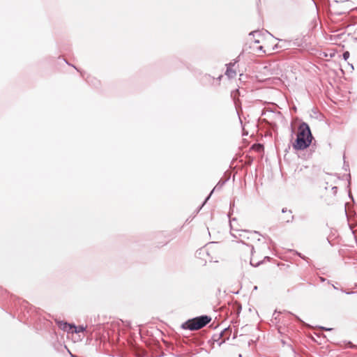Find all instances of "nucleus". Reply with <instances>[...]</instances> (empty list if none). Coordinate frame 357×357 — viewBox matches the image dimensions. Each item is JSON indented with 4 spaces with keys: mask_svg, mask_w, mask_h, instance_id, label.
Returning <instances> with one entry per match:
<instances>
[{
    "mask_svg": "<svg viewBox=\"0 0 357 357\" xmlns=\"http://www.w3.org/2000/svg\"><path fill=\"white\" fill-rule=\"evenodd\" d=\"M320 328L321 330H324V331H331L333 330L332 328H326V327H324V326H321Z\"/></svg>",
    "mask_w": 357,
    "mask_h": 357,
    "instance_id": "17",
    "label": "nucleus"
},
{
    "mask_svg": "<svg viewBox=\"0 0 357 357\" xmlns=\"http://www.w3.org/2000/svg\"><path fill=\"white\" fill-rule=\"evenodd\" d=\"M71 357H77V356L76 355H75V354H71Z\"/></svg>",
    "mask_w": 357,
    "mask_h": 357,
    "instance_id": "32",
    "label": "nucleus"
},
{
    "mask_svg": "<svg viewBox=\"0 0 357 357\" xmlns=\"http://www.w3.org/2000/svg\"><path fill=\"white\" fill-rule=\"evenodd\" d=\"M73 66V68H75L77 70V71H79V69H77V68L75 66Z\"/></svg>",
    "mask_w": 357,
    "mask_h": 357,
    "instance_id": "33",
    "label": "nucleus"
},
{
    "mask_svg": "<svg viewBox=\"0 0 357 357\" xmlns=\"http://www.w3.org/2000/svg\"><path fill=\"white\" fill-rule=\"evenodd\" d=\"M333 288H334L335 289H337L336 286H335V285H333Z\"/></svg>",
    "mask_w": 357,
    "mask_h": 357,
    "instance_id": "38",
    "label": "nucleus"
},
{
    "mask_svg": "<svg viewBox=\"0 0 357 357\" xmlns=\"http://www.w3.org/2000/svg\"><path fill=\"white\" fill-rule=\"evenodd\" d=\"M74 329V332L75 333H79L81 332H84L86 330V328L82 325L79 326H75V324H72V329Z\"/></svg>",
    "mask_w": 357,
    "mask_h": 357,
    "instance_id": "7",
    "label": "nucleus"
},
{
    "mask_svg": "<svg viewBox=\"0 0 357 357\" xmlns=\"http://www.w3.org/2000/svg\"><path fill=\"white\" fill-rule=\"evenodd\" d=\"M238 234L231 232L232 236L236 238H240V241L248 245L245 241L253 240L256 238L257 235H260L258 231H250L248 230H236Z\"/></svg>",
    "mask_w": 357,
    "mask_h": 357,
    "instance_id": "3",
    "label": "nucleus"
},
{
    "mask_svg": "<svg viewBox=\"0 0 357 357\" xmlns=\"http://www.w3.org/2000/svg\"><path fill=\"white\" fill-rule=\"evenodd\" d=\"M236 62H238V61H237V60H235L234 63L230 62V63H229L226 64V66H227V67H229L230 68H231L235 65V63H236Z\"/></svg>",
    "mask_w": 357,
    "mask_h": 357,
    "instance_id": "15",
    "label": "nucleus"
},
{
    "mask_svg": "<svg viewBox=\"0 0 357 357\" xmlns=\"http://www.w3.org/2000/svg\"><path fill=\"white\" fill-rule=\"evenodd\" d=\"M350 54L348 51H345L342 54V58L344 61H347L349 58Z\"/></svg>",
    "mask_w": 357,
    "mask_h": 357,
    "instance_id": "13",
    "label": "nucleus"
},
{
    "mask_svg": "<svg viewBox=\"0 0 357 357\" xmlns=\"http://www.w3.org/2000/svg\"><path fill=\"white\" fill-rule=\"evenodd\" d=\"M234 205V203H230V206Z\"/></svg>",
    "mask_w": 357,
    "mask_h": 357,
    "instance_id": "39",
    "label": "nucleus"
},
{
    "mask_svg": "<svg viewBox=\"0 0 357 357\" xmlns=\"http://www.w3.org/2000/svg\"><path fill=\"white\" fill-rule=\"evenodd\" d=\"M262 49H263V47H262V46L259 47V50H262Z\"/></svg>",
    "mask_w": 357,
    "mask_h": 357,
    "instance_id": "31",
    "label": "nucleus"
},
{
    "mask_svg": "<svg viewBox=\"0 0 357 357\" xmlns=\"http://www.w3.org/2000/svg\"><path fill=\"white\" fill-rule=\"evenodd\" d=\"M278 47H279L278 45H275V47H273V50L278 49Z\"/></svg>",
    "mask_w": 357,
    "mask_h": 357,
    "instance_id": "28",
    "label": "nucleus"
},
{
    "mask_svg": "<svg viewBox=\"0 0 357 357\" xmlns=\"http://www.w3.org/2000/svg\"><path fill=\"white\" fill-rule=\"evenodd\" d=\"M288 212L289 213V214H291V213H292V211H291V210H289V211H288ZM286 218H286L284 220H285V222H292V221H293V220H294V215H289V217H288V215H286Z\"/></svg>",
    "mask_w": 357,
    "mask_h": 357,
    "instance_id": "11",
    "label": "nucleus"
},
{
    "mask_svg": "<svg viewBox=\"0 0 357 357\" xmlns=\"http://www.w3.org/2000/svg\"><path fill=\"white\" fill-rule=\"evenodd\" d=\"M56 323L57 326L64 331H70L72 330V324H68V322L63 321H59L56 319Z\"/></svg>",
    "mask_w": 357,
    "mask_h": 357,
    "instance_id": "6",
    "label": "nucleus"
},
{
    "mask_svg": "<svg viewBox=\"0 0 357 357\" xmlns=\"http://www.w3.org/2000/svg\"><path fill=\"white\" fill-rule=\"evenodd\" d=\"M80 73H81L82 77H84V74L82 72H80Z\"/></svg>",
    "mask_w": 357,
    "mask_h": 357,
    "instance_id": "34",
    "label": "nucleus"
},
{
    "mask_svg": "<svg viewBox=\"0 0 357 357\" xmlns=\"http://www.w3.org/2000/svg\"><path fill=\"white\" fill-rule=\"evenodd\" d=\"M347 181H348V188H349V197L351 199H352L354 201V197L351 195V190H350V185H351V174H347Z\"/></svg>",
    "mask_w": 357,
    "mask_h": 357,
    "instance_id": "10",
    "label": "nucleus"
},
{
    "mask_svg": "<svg viewBox=\"0 0 357 357\" xmlns=\"http://www.w3.org/2000/svg\"><path fill=\"white\" fill-rule=\"evenodd\" d=\"M232 220H236V218H233L232 220H230L229 222H230V227H231V230H234L233 229V227H232V225H231V221Z\"/></svg>",
    "mask_w": 357,
    "mask_h": 357,
    "instance_id": "22",
    "label": "nucleus"
},
{
    "mask_svg": "<svg viewBox=\"0 0 357 357\" xmlns=\"http://www.w3.org/2000/svg\"><path fill=\"white\" fill-rule=\"evenodd\" d=\"M344 169L345 171H347L349 169V164H346V162H344Z\"/></svg>",
    "mask_w": 357,
    "mask_h": 357,
    "instance_id": "18",
    "label": "nucleus"
},
{
    "mask_svg": "<svg viewBox=\"0 0 357 357\" xmlns=\"http://www.w3.org/2000/svg\"><path fill=\"white\" fill-rule=\"evenodd\" d=\"M225 75L229 78H234L236 75V73L235 70H232L229 67H227V70L225 72Z\"/></svg>",
    "mask_w": 357,
    "mask_h": 357,
    "instance_id": "8",
    "label": "nucleus"
},
{
    "mask_svg": "<svg viewBox=\"0 0 357 357\" xmlns=\"http://www.w3.org/2000/svg\"><path fill=\"white\" fill-rule=\"evenodd\" d=\"M341 291H342V292H344V293H345V294H354V291H346L343 290L342 289H341Z\"/></svg>",
    "mask_w": 357,
    "mask_h": 357,
    "instance_id": "19",
    "label": "nucleus"
},
{
    "mask_svg": "<svg viewBox=\"0 0 357 357\" xmlns=\"http://www.w3.org/2000/svg\"><path fill=\"white\" fill-rule=\"evenodd\" d=\"M238 116H239L240 122H242L241 118H240V114L238 115Z\"/></svg>",
    "mask_w": 357,
    "mask_h": 357,
    "instance_id": "37",
    "label": "nucleus"
},
{
    "mask_svg": "<svg viewBox=\"0 0 357 357\" xmlns=\"http://www.w3.org/2000/svg\"><path fill=\"white\" fill-rule=\"evenodd\" d=\"M213 341L218 342V344H219V342H220L222 341L221 338H219L218 335H214L213 337Z\"/></svg>",
    "mask_w": 357,
    "mask_h": 357,
    "instance_id": "14",
    "label": "nucleus"
},
{
    "mask_svg": "<svg viewBox=\"0 0 357 357\" xmlns=\"http://www.w3.org/2000/svg\"><path fill=\"white\" fill-rule=\"evenodd\" d=\"M250 264H251V266H257L258 265H259V264H260V262H258L257 264L254 265V264H252V261H250Z\"/></svg>",
    "mask_w": 357,
    "mask_h": 357,
    "instance_id": "26",
    "label": "nucleus"
},
{
    "mask_svg": "<svg viewBox=\"0 0 357 357\" xmlns=\"http://www.w3.org/2000/svg\"><path fill=\"white\" fill-rule=\"evenodd\" d=\"M255 43H259V40H255Z\"/></svg>",
    "mask_w": 357,
    "mask_h": 357,
    "instance_id": "30",
    "label": "nucleus"
},
{
    "mask_svg": "<svg viewBox=\"0 0 357 357\" xmlns=\"http://www.w3.org/2000/svg\"><path fill=\"white\" fill-rule=\"evenodd\" d=\"M287 211H287V208H283L282 209V213H286V212H287Z\"/></svg>",
    "mask_w": 357,
    "mask_h": 357,
    "instance_id": "25",
    "label": "nucleus"
},
{
    "mask_svg": "<svg viewBox=\"0 0 357 357\" xmlns=\"http://www.w3.org/2000/svg\"><path fill=\"white\" fill-rule=\"evenodd\" d=\"M301 259H303V260L306 261L307 262L309 261V258L305 257V255H303Z\"/></svg>",
    "mask_w": 357,
    "mask_h": 357,
    "instance_id": "20",
    "label": "nucleus"
},
{
    "mask_svg": "<svg viewBox=\"0 0 357 357\" xmlns=\"http://www.w3.org/2000/svg\"><path fill=\"white\" fill-rule=\"evenodd\" d=\"M231 333H226L225 334V339L224 340H222V341L220 342H219V345L220 346L221 344H222L223 343H225L226 342V340H229L230 335H231Z\"/></svg>",
    "mask_w": 357,
    "mask_h": 357,
    "instance_id": "12",
    "label": "nucleus"
},
{
    "mask_svg": "<svg viewBox=\"0 0 357 357\" xmlns=\"http://www.w3.org/2000/svg\"><path fill=\"white\" fill-rule=\"evenodd\" d=\"M295 318L301 323H303V320H301L298 316L294 315Z\"/></svg>",
    "mask_w": 357,
    "mask_h": 357,
    "instance_id": "21",
    "label": "nucleus"
},
{
    "mask_svg": "<svg viewBox=\"0 0 357 357\" xmlns=\"http://www.w3.org/2000/svg\"><path fill=\"white\" fill-rule=\"evenodd\" d=\"M254 252V246L251 245V253L253 254Z\"/></svg>",
    "mask_w": 357,
    "mask_h": 357,
    "instance_id": "27",
    "label": "nucleus"
},
{
    "mask_svg": "<svg viewBox=\"0 0 357 357\" xmlns=\"http://www.w3.org/2000/svg\"><path fill=\"white\" fill-rule=\"evenodd\" d=\"M254 289H255V290H257V286H255V287H254Z\"/></svg>",
    "mask_w": 357,
    "mask_h": 357,
    "instance_id": "35",
    "label": "nucleus"
},
{
    "mask_svg": "<svg viewBox=\"0 0 357 357\" xmlns=\"http://www.w3.org/2000/svg\"><path fill=\"white\" fill-rule=\"evenodd\" d=\"M314 139L309 125L302 122L298 126V131L294 142L292 144L293 149L296 151H303L308 148Z\"/></svg>",
    "mask_w": 357,
    "mask_h": 357,
    "instance_id": "1",
    "label": "nucleus"
},
{
    "mask_svg": "<svg viewBox=\"0 0 357 357\" xmlns=\"http://www.w3.org/2000/svg\"><path fill=\"white\" fill-rule=\"evenodd\" d=\"M234 205V203H230V206Z\"/></svg>",
    "mask_w": 357,
    "mask_h": 357,
    "instance_id": "40",
    "label": "nucleus"
},
{
    "mask_svg": "<svg viewBox=\"0 0 357 357\" xmlns=\"http://www.w3.org/2000/svg\"><path fill=\"white\" fill-rule=\"evenodd\" d=\"M296 255H297L299 257H301V258H302V257H303V254H301V252H297V251L296 252Z\"/></svg>",
    "mask_w": 357,
    "mask_h": 357,
    "instance_id": "23",
    "label": "nucleus"
},
{
    "mask_svg": "<svg viewBox=\"0 0 357 357\" xmlns=\"http://www.w3.org/2000/svg\"><path fill=\"white\" fill-rule=\"evenodd\" d=\"M227 332L231 333V328L230 326H228L227 328H224V330H222V332L220 333H219V335H218L219 338H221V340H224L225 334Z\"/></svg>",
    "mask_w": 357,
    "mask_h": 357,
    "instance_id": "9",
    "label": "nucleus"
},
{
    "mask_svg": "<svg viewBox=\"0 0 357 357\" xmlns=\"http://www.w3.org/2000/svg\"><path fill=\"white\" fill-rule=\"evenodd\" d=\"M319 280L321 282H324L326 280V279L324 277H319Z\"/></svg>",
    "mask_w": 357,
    "mask_h": 357,
    "instance_id": "24",
    "label": "nucleus"
},
{
    "mask_svg": "<svg viewBox=\"0 0 357 357\" xmlns=\"http://www.w3.org/2000/svg\"><path fill=\"white\" fill-rule=\"evenodd\" d=\"M238 116H239L240 122H242L241 118H240V114L238 115Z\"/></svg>",
    "mask_w": 357,
    "mask_h": 357,
    "instance_id": "36",
    "label": "nucleus"
},
{
    "mask_svg": "<svg viewBox=\"0 0 357 357\" xmlns=\"http://www.w3.org/2000/svg\"><path fill=\"white\" fill-rule=\"evenodd\" d=\"M337 189V187H333V191H335V192H336Z\"/></svg>",
    "mask_w": 357,
    "mask_h": 357,
    "instance_id": "29",
    "label": "nucleus"
},
{
    "mask_svg": "<svg viewBox=\"0 0 357 357\" xmlns=\"http://www.w3.org/2000/svg\"><path fill=\"white\" fill-rule=\"evenodd\" d=\"M240 91L238 89L231 92V97L234 100V103L238 115H239V112H242L241 102L238 99V96H240Z\"/></svg>",
    "mask_w": 357,
    "mask_h": 357,
    "instance_id": "4",
    "label": "nucleus"
},
{
    "mask_svg": "<svg viewBox=\"0 0 357 357\" xmlns=\"http://www.w3.org/2000/svg\"><path fill=\"white\" fill-rule=\"evenodd\" d=\"M211 321L210 316L201 315L187 320L182 324L181 328L185 330L197 331L206 326Z\"/></svg>",
    "mask_w": 357,
    "mask_h": 357,
    "instance_id": "2",
    "label": "nucleus"
},
{
    "mask_svg": "<svg viewBox=\"0 0 357 357\" xmlns=\"http://www.w3.org/2000/svg\"><path fill=\"white\" fill-rule=\"evenodd\" d=\"M227 180H220L218 183L216 184V185L213 188V189L211 190L210 194L206 197L205 200L204 201L202 206L199 208L197 213L200 211V209L202 208V206L208 202V200L210 199L211 195L213 192L215 190L218 191L220 190L222 188V186L225 184Z\"/></svg>",
    "mask_w": 357,
    "mask_h": 357,
    "instance_id": "5",
    "label": "nucleus"
},
{
    "mask_svg": "<svg viewBox=\"0 0 357 357\" xmlns=\"http://www.w3.org/2000/svg\"><path fill=\"white\" fill-rule=\"evenodd\" d=\"M256 34H259V31H253L249 33L250 36H255Z\"/></svg>",
    "mask_w": 357,
    "mask_h": 357,
    "instance_id": "16",
    "label": "nucleus"
}]
</instances>
